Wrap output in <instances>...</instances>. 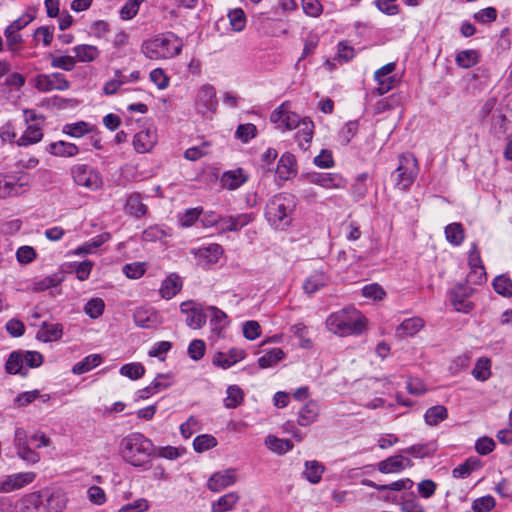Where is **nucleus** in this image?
<instances>
[{"instance_id":"nucleus-49","label":"nucleus","mask_w":512,"mask_h":512,"mask_svg":"<svg viewBox=\"0 0 512 512\" xmlns=\"http://www.w3.org/2000/svg\"><path fill=\"white\" fill-rule=\"evenodd\" d=\"M244 398V393L237 385H231L227 388V396L224 399L225 407L233 409L239 406Z\"/></svg>"},{"instance_id":"nucleus-8","label":"nucleus","mask_w":512,"mask_h":512,"mask_svg":"<svg viewBox=\"0 0 512 512\" xmlns=\"http://www.w3.org/2000/svg\"><path fill=\"white\" fill-rule=\"evenodd\" d=\"M70 174L73 182L80 187L90 191H96L102 188L103 178L99 170L91 165L78 163L70 168Z\"/></svg>"},{"instance_id":"nucleus-5","label":"nucleus","mask_w":512,"mask_h":512,"mask_svg":"<svg viewBox=\"0 0 512 512\" xmlns=\"http://www.w3.org/2000/svg\"><path fill=\"white\" fill-rule=\"evenodd\" d=\"M295 207L296 199L292 194L279 193L267 203L265 217L272 225L283 228L290 224Z\"/></svg>"},{"instance_id":"nucleus-35","label":"nucleus","mask_w":512,"mask_h":512,"mask_svg":"<svg viewBox=\"0 0 512 512\" xmlns=\"http://www.w3.org/2000/svg\"><path fill=\"white\" fill-rule=\"evenodd\" d=\"M239 500L240 496L237 492H229L221 496L216 502H213L211 509L213 512L231 511Z\"/></svg>"},{"instance_id":"nucleus-60","label":"nucleus","mask_w":512,"mask_h":512,"mask_svg":"<svg viewBox=\"0 0 512 512\" xmlns=\"http://www.w3.org/2000/svg\"><path fill=\"white\" fill-rule=\"evenodd\" d=\"M400 506L402 512H425L423 505L413 494H404Z\"/></svg>"},{"instance_id":"nucleus-37","label":"nucleus","mask_w":512,"mask_h":512,"mask_svg":"<svg viewBox=\"0 0 512 512\" xmlns=\"http://www.w3.org/2000/svg\"><path fill=\"white\" fill-rule=\"evenodd\" d=\"M266 447L272 452L282 455L291 451L294 447L293 443L289 439H281L274 435H268L265 438Z\"/></svg>"},{"instance_id":"nucleus-38","label":"nucleus","mask_w":512,"mask_h":512,"mask_svg":"<svg viewBox=\"0 0 512 512\" xmlns=\"http://www.w3.org/2000/svg\"><path fill=\"white\" fill-rule=\"evenodd\" d=\"M480 61V54L477 50L467 49L458 52L455 56L456 64L464 69H469L477 65Z\"/></svg>"},{"instance_id":"nucleus-24","label":"nucleus","mask_w":512,"mask_h":512,"mask_svg":"<svg viewBox=\"0 0 512 512\" xmlns=\"http://www.w3.org/2000/svg\"><path fill=\"white\" fill-rule=\"evenodd\" d=\"M182 289V280L176 274H170L166 277L160 286L159 293L164 299H171L177 295Z\"/></svg>"},{"instance_id":"nucleus-54","label":"nucleus","mask_w":512,"mask_h":512,"mask_svg":"<svg viewBox=\"0 0 512 512\" xmlns=\"http://www.w3.org/2000/svg\"><path fill=\"white\" fill-rule=\"evenodd\" d=\"M326 280L322 273H314L306 279L303 289L308 294H313L325 286Z\"/></svg>"},{"instance_id":"nucleus-41","label":"nucleus","mask_w":512,"mask_h":512,"mask_svg":"<svg viewBox=\"0 0 512 512\" xmlns=\"http://www.w3.org/2000/svg\"><path fill=\"white\" fill-rule=\"evenodd\" d=\"M42 128L38 124L28 125L23 135L17 140L19 146H27L41 141Z\"/></svg>"},{"instance_id":"nucleus-61","label":"nucleus","mask_w":512,"mask_h":512,"mask_svg":"<svg viewBox=\"0 0 512 512\" xmlns=\"http://www.w3.org/2000/svg\"><path fill=\"white\" fill-rule=\"evenodd\" d=\"M257 135V128L252 123L240 124L235 131V137L243 143L249 142Z\"/></svg>"},{"instance_id":"nucleus-44","label":"nucleus","mask_w":512,"mask_h":512,"mask_svg":"<svg viewBox=\"0 0 512 512\" xmlns=\"http://www.w3.org/2000/svg\"><path fill=\"white\" fill-rule=\"evenodd\" d=\"M92 130L89 123L78 121L75 123H67L63 126L62 132L73 138H80L88 134Z\"/></svg>"},{"instance_id":"nucleus-14","label":"nucleus","mask_w":512,"mask_h":512,"mask_svg":"<svg viewBox=\"0 0 512 512\" xmlns=\"http://www.w3.org/2000/svg\"><path fill=\"white\" fill-rule=\"evenodd\" d=\"M395 69L396 64L394 62H390L375 71L374 79L378 84L375 92L378 95H384L394 87L395 78L391 74Z\"/></svg>"},{"instance_id":"nucleus-13","label":"nucleus","mask_w":512,"mask_h":512,"mask_svg":"<svg viewBox=\"0 0 512 512\" xmlns=\"http://www.w3.org/2000/svg\"><path fill=\"white\" fill-rule=\"evenodd\" d=\"M180 311L186 315V324L192 329H200L206 323V314L202 307L195 301H184L180 305Z\"/></svg>"},{"instance_id":"nucleus-20","label":"nucleus","mask_w":512,"mask_h":512,"mask_svg":"<svg viewBox=\"0 0 512 512\" xmlns=\"http://www.w3.org/2000/svg\"><path fill=\"white\" fill-rule=\"evenodd\" d=\"M246 356L244 350L240 348H231L227 353L217 352L213 357V364L223 369H228L237 362L243 360Z\"/></svg>"},{"instance_id":"nucleus-16","label":"nucleus","mask_w":512,"mask_h":512,"mask_svg":"<svg viewBox=\"0 0 512 512\" xmlns=\"http://www.w3.org/2000/svg\"><path fill=\"white\" fill-rule=\"evenodd\" d=\"M216 90L210 84L203 85L197 94L196 105L202 114L206 112L214 113L217 108Z\"/></svg>"},{"instance_id":"nucleus-48","label":"nucleus","mask_w":512,"mask_h":512,"mask_svg":"<svg viewBox=\"0 0 512 512\" xmlns=\"http://www.w3.org/2000/svg\"><path fill=\"white\" fill-rule=\"evenodd\" d=\"M324 472V466L318 461H306L305 462V478L313 484L320 482L322 474Z\"/></svg>"},{"instance_id":"nucleus-55","label":"nucleus","mask_w":512,"mask_h":512,"mask_svg":"<svg viewBox=\"0 0 512 512\" xmlns=\"http://www.w3.org/2000/svg\"><path fill=\"white\" fill-rule=\"evenodd\" d=\"M231 28L235 32H241L246 26V16L241 8H235L228 12Z\"/></svg>"},{"instance_id":"nucleus-51","label":"nucleus","mask_w":512,"mask_h":512,"mask_svg":"<svg viewBox=\"0 0 512 512\" xmlns=\"http://www.w3.org/2000/svg\"><path fill=\"white\" fill-rule=\"evenodd\" d=\"M493 288L496 293L503 297H512V280L505 275L494 278Z\"/></svg>"},{"instance_id":"nucleus-4","label":"nucleus","mask_w":512,"mask_h":512,"mask_svg":"<svg viewBox=\"0 0 512 512\" xmlns=\"http://www.w3.org/2000/svg\"><path fill=\"white\" fill-rule=\"evenodd\" d=\"M182 46L178 36L172 32H166L144 40L141 44V52L150 60H166L179 55Z\"/></svg>"},{"instance_id":"nucleus-1","label":"nucleus","mask_w":512,"mask_h":512,"mask_svg":"<svg viewBox=\"0 0 512 512\" xmlns=\"http://www.w3.org/2000/svg\"><path fill=\"white\" fill-rule=\"evenodd\" d=\"M68 493L61 487H44L24 494L16 503L17 512H64Z\"/></svg>"},{"instance_id":"nucleus-21","label":"nucleus","mask_w":512,"mask_h":512,"mask_svg":"<svg viewBox=\"0 0 512 512\" xmlns=\"http://www.w3.org/2000/svg\"><path fill=\"white\" fill-rule=\"evenodd\" d=\"M254 213H241L235 216L224 217L221 220V229L228 232H237L254 221Z\"/></svg>"},{"instance_id":"nucleus-39","label":"nucleus","mask_w":512,"mask_h":512,"mask_svg":"<svg viewBox=\"0 0 512 512\" xmlns=\"http://www.w3.org/2000/svg\"><path fill=\"white\" fill-rule=\"evenodd\" d=\"M448 417L447 408L443 405H435L428 408L424 414V421L428 426H437Z\"/></svg>"},{"instance_id":"nucleus-34","label":"nucleus","mask_w":512,"mask_h":512,"mask_svg":"<svg viewBox=\"0 0 512 512\" xmlns=\"http://www.w3.org/2000/svg\"><path fill=\"white\" fill-rule=\"evenodd\" d=\"M481 468V461L477 457H469L462 464L452 470V476L457 479H465L472 472Z\"/></svg>"},{"instance_id":"nucleus-26","label":"nucleus","mask_w":512,"mask_h":512,"mask_svg":"<svg viewBox=\"0 0 512 512\" xmlns=\"http://www.w3.org/2000/svg\"><path fill=\"white\" fill-rule=\"evenodd\" d=\"M319 416V406L315 401L307 402L298 412L297 423L300 426L307 427L317 421Z\"/></svg>"},{"instance_id":"nucleus-18","label":"nucleus","mask_w":512,"mask_h":512,"mask_svg":"<svg viewBox=\"0 0 512 512\" xmlns=\"http://www.w3.org/2000/svg\"><path fill=\"white\" fill-rule=\"evenodd\" d=\"M473 293V289L465 284L457 285L451 291V302L454 308L459 312L468 313L473 309V304L468 298Z\"/></svg>"},{"instance_id":"nucleus-40","label":"nucleus","mask_w":512,"mask_h":512,"mask_svg":"<svg viewBox=\"0 0 512 512\" xmlns=\"http://www.w3.org/2000/svg\"><path fill=\"white\" fill-rule=\"evenodd\" d=\"M493 131L498 138L512 135V121L503 114L493 115Z\"/></svg>"},{"instance_id":"nucleus-64","label":"nucleus","mask_w":512,"mask_h":512,"mask_svg":"<svg viewBox=\"0 0 512 512\" xmlns=\"http://www.w3.org/2000/svg\"><path fill=\"white\" fill-rule=\"evenodd\" d=\"M359 124L357 121H350L339 132V139L342 145H348L351 139L357 134Z\"/></svg>"},{"instance_id":"nucleus-62","label":"nucleus","mask_w":512,"mask_h":512,"mask_svg":"<svg viewBox=\"0 0 512 512\" xmlns=\"http://www.w3.org/2000/svg\"><path fill=\"white\" fill-rule=\"evenodd\" d=\"M414 485V482L410 478H403L397 481H394L389 484H384L381 486L383 492H396V491H406L410 490Z\"/></svg>"},{"instance_id":"nucleus-36","label":"nucleus","mask_w":512,"mask_h":512,"mask_svg":"<svg viewBox=\"0 0 512 512\" xmlns=\"http://www.w3.org/2000/svg\"><path fill=\"white\" fill-rule=\"evenodd\" d=\"M446 240L452 246H460L465 239V230L461 223H450L444 230Z\"/></svg>"},{"instance_id":"nucleus-15","label":"nucleus","mask_w":512,"mask_h":512,"mask_svg":"<svg viewBox=\"0 0 512 512\" xmlns=\"http://www.w3.org/2000/svg\"><path fill=\"white\" fill-rule=\"evenodd\" d=\"M308 181L326 189H343L347 184L339 173H312L308 175Z\"/></svg>"},{"instance_id":"nucleus-6","label":"nucleus","mask_w":512,"mask_h":512,"mask_svg":"<svg viewBox=\"0 0 512 512\" xmlns=\"http://www.w3.org/2000/svg\"><path fill=\"white\" fill-rule=\"evenodd\" d=\"M418 173V161L412 153L399 155L398 166L392 173L395 187L399 190H407L417 178Z\"/></svg>"},{"instance_id":"nucleus-9","label":"nucleus","mask_w":512,"mask_h":512,"mask_svg":"<svg viewBox=\"0 0 512 512\" xmlns=\"http://www.w3.org/2000/svg\"><path fill=\"white\" fill-rule=\"evenodd\" d=\"M31 176L25 173L0 174V198L19 196L31 186Z\"/></svg>"},{"instance_id":"nucleus-19","label":"nucleus","mask_w":512,"mask_h":512,"mask_svg":"<svg viewBox=\"0 0 512 512\" xmlns=\"http://www.w3.org/2000/svg\"><path fill=\"white\" fill-rule=\"evenodd\" d=\"M413 466V462L403 455H394L386 458L385 460L380 461L377 464V469L381 473L391 474V473H400L405 468H410Z\"/></svg>"},{"instance_id":"nucleus-3","label":"nucleus","mask_w":512,"mask_h":512,"mask_svg":"<svg viewBox=\"0 0 512 512\" xmlns=\"http://www.w3.org/2000/svg\"><path fill=\"white\" fill-rule=\"evenodd\" d=\"M120 452L127 463L135 467H142L150 462L154 453V445L142 433L133 432L121 440Z\"/></svg>"},{"instance_id":"nucleus-2","label":"nucleus","mask_w":512,"mask_h":512,"mask_svg":"<svg viewBox=\"0 0 512 512\" xmlns=\"http://www.w3.org/2000/svg\"><path fill=\"white\" fill-rule=\"evenodd\" d=\"M366 318L354 307H346L330 314L326 319L327 329L335 335L344 337L359 335L365 328Z\"/></svg>"},{"instance_id":"nucleus-63","label":"nucleus","mask_w":512,"mask_h":512,"mask_svg":"<svg viewBox=\"0 0 512 512\" xmlns=\"http://www.w3.org/2000/svg\"><path fill=\"white\" fill-rule=\"evenodd\" d=\"M496 501L494 497L486 495L479 497L472 502V510L474 512H488L495 507Z\"/></svg>"},{"instance_id":"nucleus-10","label":"nucleus","mask_w":512,"mask_h":512,"mask_svg":"<svg viewBox=\"0 0 512 512\" xmlns=\"http://www.w3.org/2000/svg\"><path fill=\"white\" fill-rule=\"evenodd\" d=\"M270 121L284 132L298 128L302 120L297 113L290 110V104L284 102L271 113Z\"/></svg>"},{"instance_id":"nucleus-33","label":"nucleus","mask_w":512,"mask_h":512,"mask_svg":"<svg viewBox=\"0 0 512 512\" xmlns=\"http://www.w3.org/2000/svg\"><path fill=\"white\" fill-rule=\"evenodd\" d=\"M298 128L299 130L297 131L295 138L298 142V146L302 150H306L308 149L313 138L314 124L308 119H302Z\"/></svg>"},{"instance_id":"nucleus-58","label":"nucleus","mask_w":512,"mask_h":512,"mask_svg":"<svg viewBox=\"0 0 512 512\" xmlns=\"http://www.w3.org/2000/svg\"><path fill=\"white\" fill-rule=\"evenodd\" d=\"M217 445V440L214 436L209 434H202L197 436L193 441V447L196 452L202 453L214 448Z\"/></svg>"},{"instance_id":"nucleus-32","label":"nucleus","mask_w":512,"mask_h":512,"mask_svg":"<svg viewBox=\"0 0 512 512\" xmlns=\"http://www.w3.org/2000/svg\"><path fill=\"white\" fill-rule=\"evenodd\" d=\"M424 327V321L420 317H412L405 319L397 328L398 337L414 336Z\"/></svg>"},{"instance_id":"nucleus-50","label":"nucleus","mask_w":512,"mask_h":512,"mask_svg":"<svg viewBox=\"0 0 512 512\" xmlns=\"http://www.w3.org/2000/svg\"><path fill=\"white\" fill-rule=\"evenodd\" d=\"M119 372L122 376H125L131 380H137L144 376L145 368L139 362H132L124 364L120 368Z\"/></svg>"},{"instance_id":"nucleus-59","label":"nucleus","mask_w":512,"mask_h":512,"mask_svg":"<svg viewBox=\"0 0 512 512\" xmlns=\"http://www.w3.org/2000/svg\"><path fill=\"white\" fill-rule=\"evenodd\" d=\"M203 213V209L201 207L189 208L186 209L183 213L178 215L179 224L181 227H190L192 226Z\"/></svg>"},{"instance_id":"nucleus-43","label":"nucleus","mask_w":512,"mask_h":512,"mask_svg":"<svg viewBox=\"0 0 512 512\" xmlns=\"http://www.w3.org/2000/svg\"><path fill=\"white\" fill-rule=\"evenodd\" d=\"M436 451L434 442L414 444L402 450L403 453L415 458H424L432 455Z\"/></svg>"},{"instance_id":"nucleus-46","label":"nucleus","mask_w":512,"mask_h":512,"mask_svg":"<svg viewBox=\"0 0 512 512\" xmlns=\"http://www.w3.org/2000/svg\"><path fill=\"white\" fill-rule=\"evenodd\" d=\"M222 254V247L216 243L200 247L197 251L198 257L205 259L208 263H216Z\"/></svg>"},{"instance_id":"nucleus-23","label":"nucleus","mask_w":512,"mask_h":512,"mask_svg":"<svg viewBox=\"0 0 512 512\" xmlns=\"http://www.w3.org/2000/svg\"><path fill=\"white\" fill-rule=\"evenodd\" d=\"M248 180V175L242 168L226 171L222 174L221 184L228 190H236Z\"/></svg>"},{"instance_id":"nucleus-22","label":"nucleus","mask_w":512,"mask_h":512,"mask_svg":"<svg viewBox=\"0 0 512 512\" xmlns=\"http://www.w3.org/2000/svg\"><path fill=\"white\" fill-rule=\"evenodd\" d=\"M157 142L155 131L142 130L134 135L133 146L136 152L146 153L149 152Z\"/></svg>"},{"instance_id":"nucleus-25","label":"nucleus","mask_w":512,"mask_h":512,"mask_svg":"<svg viewBox=\"0 0 512 512\" xmlns=\"http://www.w3.org/2000/svg\"><path fill=\"white\" fill-rule=\"evenodd\" d=\"M63 335V326L60 323H48L44 321L37 332V339L43 342L59 340Z\"/></svg>"},{"instance_id":"nucleus-28","label":"nucleus","mask_w":512,"mask_h":512,"mask_svg":"<svg viewBox=\"0 0 512 512\" xmlns=\"http://www.w3.org/2000/svg\"><path fill=\"white\" fill-rule=\"evenodd\" d=\"M125 211L136 218H142L147 213V206L143 203L140 193L135 192L128 196L125 203Z\"/></svg>"},{"instance_id":"nucleus-56","label":"nucleus","mask_w":512,"mask_h":512,"mask_svg":"<svg viewBox=\"0 0 512 512\" xmlns=\"http://www.w3.org/2000/svg\"><path fill=\"white\" fill-rule=\"evenodd\" d=\"M36 16V10L33 7H28L25 13H23L19 18L14 20L10 25L6 28L19 32L23 28H25L28 24H30Z\"/></svg>"},{"instance_id":"nucleus-57","label":"nucleus","mask_w":512,"mask_h":512,"mask_svg":"<svg viewBox=\"0 0 512 512\" xmlns=\"http://www.w3.org/2000/svg\"><path fill=\"white\" fill-rule=\"evenodd\" d=\"M51 67L64 71H72L76 65V59L70 55L57 56L50 55Z\"/></svg>"},{"instance_id":"nucleus-12","label":"nucleus","mask_w":512,"mask_h":512,"mask_svg":"<svg viewBox=\"0 0 512 512\" xmlns=\"http://www.w3.org/2000/svg\"><path fill=\"white\" fill-rule=\"evenodd\" d=\"M36 477L37 475L35 472L26 471L10 474L0 478V493H10L12 491L22 489L33 483Z\"/></svg>"},{"instance_id":"nucleus-31","label":"nucleus","mask_w":512,"mask_h":512,"mask_svg":"<svg viewBox=\"0 0 512 512\" xmlns=\"http://www.w3.org/2000/svg\"><path fill=\"white\" fill-rule=\"evenodd\" d=\"M47 151L57 157H74L79 153V148L70 142L56 141L48 145Z\"/></svg>"},{"instance_id":"nucleus-45","label":"nucleus","mask_w":512,"mask_h":512,"mask_svg":"<svg viewBox=\"0 0 512 512\" xmlns=\"http://www.w3.org/2000/svg\"><path fill=\"white\" fill-rule=\"evenodd\" d=\"M284 355L285 354L281 348H272L258 358L259 367L262 369L272 367L282 360Z\"/></svg>"},{"instance_id":"nucleus-47","label":"nucleus","mask_w":512,"mask_h":512,"mask_svg":"<svg viewBox=\"0 0 512 512\" xmlns=\"http://www.w3.org/2000/svg\"><path fill=\"white\" fill-rule=\"evenodd\" d=\"M472 375L478 381L488 380L491 376V361L486 357L479 358L472 370Z\"/></svg>"},{"instance_id":"nucleus-27","label":"nucleus","mask_w":512,"mask_h":512,"mask_svg":"<svg viewBox=\"0 0 512 512\" xmlns=\"http://www.w3.org/2000/svg\"><path fill=\"white\" fill-rule=\"evenodd\" d=\"M277 173L283 179H289L297 173L295 156L289 152L284 153L277 164Z\"/></svg>"},{"instance_id":"nucleus-30","label":"nucleus","mask_w":512,"mask_h":512,"mask_svg":"<svg viewBox=\"0 0 512 512\" xmlns=\"http://www.w3.org/2000/svg\"><path fill=\"white\" fill-rule=\"evenodd\" d=\"M75 54L76 62L89 63L95 61L100 56V50L97 46L89 44H79L72 48Z\"/></svg>"},{"instance_id":"nucleus-11","label":"nucleus","mask_w":512,"mask_h":512,"mask_svg":"<svg viewBox=\"0 0 512 512\" xmlns=\"http://www.w3.org/2000/svg\"><path fill=\"white\" fill-rule=\"evenodd\" d=\"M34 87L42 93L51 91H66L70 88V82L64 74L54 72L50 74H38L34 80Z\"/></svg>"},{"instance_id":"nucleus-7","label":"nucleus","mask_w":512,"mask_h":512,"mask_svg":"<svg viewBox=\"0 0 512 512\" xmlns=\"http://www.w3.org/2000/svg\"><path fill=\"white\" fill-rule=\"evenodd\" d=\"M43 363V356L37 351H14L10 354L5 368L9 374L25 376L29 368H37Z\"/></svg>"},{"instance_id":"nucleus-42","label":"nucleus","mask_w":512,"mask_h":512,"mask_svg":"<svg viewBox=\"0 0 512 512\" xmlns=\"http://www.w3.org/2000/svg\"><path fill=\"white\" fill-rule=\"evenodd\" d=\"M101 363L102 357L100 354H90L80 362L76 363L72 368V372L76 375H81L86 372H89L90 370L97 367Z\"/></svg>"},{"instance_id":"nucleus-29","label":"nucleus","mask_w":512,"mask_h":512,"mask_svg":"<svg viewBox=\"0 0 512 512\" xmlns=\"http://www.w3.org/2000/svg\"><path fill=\"white\" fill-rule=\"evenodd\" d=\"M135 324L140 328H152L157 324V314L153 309L140 307L133 314Z\"/></svg>"},{"instance_id":"nucleus-52","label":"nucleus","mask_w":512,"mask_h":512,"mask_svg":"<svg viewBox=\"0 0 512 512\" xmlns=\"http://www.w3.org/2000/svg\"><path fill=\"white\" fill-rule=\"evenodd\" d=\"M129 82L127 76L123 75L120 70L115 71V77L109 81H107L103 86V92L106 95L115 94L119 88Z\"/></svg>"},{"instance_id":"nucleus-17","label":"nucleus","mask_w":512,"mask_h":512,"mask_svg":"<svg viewBox=\"0 0 512 512\" xmlns=\"http://www.w3.org/2000/svg\"><path fill=\"white\" fill-rule=\"evenodd\" d=\"M237 481V473L233 468L216 472L207 481V487L212 492H220L232 486Z\"/></svg>"},{"instance_id":"nucleus-53","label":"nucleus","mask_w":512,"mask_h":512,"mask_svg":"<svg viewBox=\"0 0 512 512\" xmlns=\"http://www.w3.org/2000/svg\"><path fill=\"white\" fill-rule=\"evenodd\" d=\"M105 309V303L103 299L95 297L87 301L84 306V312L92 319L99 318Z\"/></svg>"}]
</instances>
